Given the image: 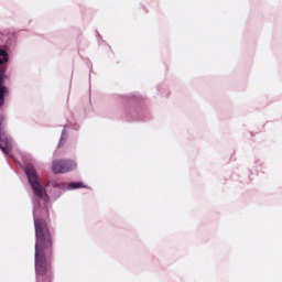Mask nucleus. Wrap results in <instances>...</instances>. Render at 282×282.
Here are the masks:
<instances>
[{"label": "nucleus", "mask_w": 282, "mask_h": 282, "mask_svg": "<svg viewBox=\"0 0 282 282\" xmlns=\"http://www.w3.org/2000/svg\"><path fill=\"white\" fill-rule=\"evenodd\" d=\"M35 226V273L45 276L52 272V257H54V241L43 218L34 219Z\"/></svg>", "instance_id": "1"}, {"label": "nucleus", "mask_w": 282, "mask_h": 282, "mask_svg": "<svg viewBox=\"0 0 282 282\" xmlns=\"http://www.w3.org/2000/svg\"><path fill=\"white\" fill-rule=\"evenodd\" d=\"M6 73L0 68V107L6 105V97L10 96V89L6 84ZM0 149L6 155H10L12 153V142L6 135V130H3V117L0 118Z\"/></svg>", "instance_id": "2"}, {"label": "nucleus", "mask_w": 282, "mask_h": 282, "mask_svg": "<svg viewBox=\"0 0 282 282\" xmlns=\"http://www.w3.org/2000/svg\"><path fill=\"white\" fill-rule=\"evenodd\" d=\"M25 173L34 195L40 199H43V197H45L47 193L45 192V188H43V185L41 184V178L39 177V174L36 173V169H34V165L28 164L25 166Z\"/></svg>", "instance_id": "3"}, {"label": "nucleus", "mask_w": 282, "mask_h": 282, "mask_svg": "<svg viewBox=\"0 0 282 282\" xmlns=\"http://www.w3.org/2000/svg\"><path fill=\"white\" fill-rule=\"evenodd\" d=\"M76 169V162L72 160H55L52 162V171L55 175L69 173Z\"/></svg>", "instance_id": "4"}, {"label": "nucleus", "mask_w": 282, "mask_h": 282, "mask_svg": "<svg viewBox=\"0 0 282 282\" xmlns=\"http://www.w3.org/2000/svg\"><path fill=\"white\" fill-rule=\"evenodd\" d=\"M0 65H3V63H8L9 57H8V51L0 48Z\"/></svg>", "instance_id": "5"}, {"label": "nucleus", "mask_w": 282, "mask_h": 282, "mask_svg": "<svg viewBox=\"0 0 282 282\" xmlns=\"http://www.w3.org/2000/svg\"><path fill=\"white\" fill-rule=\"evenodd\" d=\"M75 188H85L83 182H73L68 184V191H74Z\"/></svg>", "instance_id": "6"}, {"label": "nucleus", "mask_w": 282, "mask_h": 282, "mask_svg": "<svg viewBox=\"0 0 282 282\" xmlns=\"http://www.w3.org/2000/svg\"><path fill=\"white\" fill-rule=\"evenodd\" d=\"M46 186H52L53 188H65V185L58 183V181H48Z\"/></svg>", "instance_id": "7"}]
</instances>
